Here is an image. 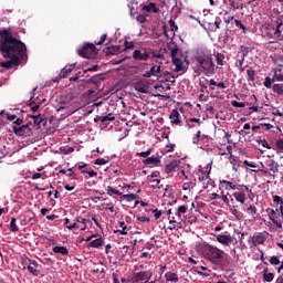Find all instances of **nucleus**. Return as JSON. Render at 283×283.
I'll list each match as a JSON object with an SVG mask.
<instances>
[{
  "mask_svg": "<svg viewBox=\"0 0 283 283\" xmlns=\"http://www.w3.org/2000/svg\"><path fill=\"white\" fill-rule=\"evenodd\" d=\"M168 50L170 51L171 59H178L177 55H178V52H180V49L176 43H170L168 45Z\"/></svg>",
  "mask_w": 283,
  "mask_h": 283,
  "instance_id": "21",
  "label": "nucleus"
},
{
  "mask_svg": "<svg viewBox=\"0 0 283 283\" xmlns=\"http://www.w3.org/2000/svg\"><path fill=\"white\" fill-rule=\"evenodd\" d=\"M106 40H107V34L104 33L102 34L101 40L98 42H95V45H103Z\"/></svg>",
  "mask_w": 283,
  "mask_h": 283,
  "instance_id": "54",
  "label": "nucleus"
},
{
  "mask_svg": "<svg viewBox=\"0 0 283 283\" xmlns=\"http://www.w3.org/2000/svg\"><path fill=\"white\" fill-rule=\"evenodd\" d=\"M165 54H167V49H160L159 51H155L153 56L155 59H165Z\"/></svg>",
  "mask_w": 283,
  "mask_h": 283,
  "instance_id": "34",
  "label": "nucleus"
},
{
  "mask_svg": "<svg viewBox=\"0 0 283 283\" xmlns=\"http://www.w3.org/2000/svg\"><path fill=\"white\" fill-rule=\"evenodd\" d=\"M221 185H226V189H240V187H242V185H235L229 180H221L220 181Z\"/></svg>",
  "mask_w": 283,
  "mask_h": 283,
  "instance_id": "27",
  "label": "nucleus"
},
{
  "mask_svg": "<svg viewBox=\"0 0 283 283\" xmlns=\"http://www.w3.org/2000/svg\"><path fill=\"white\" fill-rule=\"evenodd\" d=\"M203 258L216 266H220L224 262V251L207 243L203 248Z\"/></svg>",
  "mask_w": 283,
  "mask_h": 283,
  "instance_id": "3",
  "label": "nucleus"
},
{
  "mask_svg": "<svg viewBox=\"0 0 283 283\" xmlns=\"http://www.w3.org/2000/svg\"><path fill=\"white\" fill-rule=\"evenodd\" d=\"M244 56H247V53H243L241 59L237 63V67H240L241 72H244V69L242 67V65H244Z\"/></svg>",
  "mask_w": 283,
  "mask_h": 283,
  "instance_id": "43",
  "label": "nucleus"
},
{
  "mask_svg": "<svg viewBox=\"0 0 283 283\" xmlns=\"http://www.w3.org/2000/svg\"><path fill=\"white\" fill-rule=\"evenodd\" d=\"M270 264H274V265L280 264V256H276V255L271 256Z\"/></svg>",
  "mask_w": 283,
  "mask_h": 283,
  "instance_id": "51",
  "label": "nucleus"
},
{
  "mask_svg": "<svg viewBox=\"0 0 283 283\" xmlns=\"http://www.w3.org/2000/svg\"><path fill=\"white\" fill-rule=\"evenodd\" d=\"M30 126H32V123L22 126L14 125L12 126L13 134H15V136H21L22 138H28L32 135V128H30Z\"/></svg>",
  "mask_w": 283,
  "mask_h": 283,
  "instance_id": "6",
  "label": "nucleus"
},
{
  "mask_svg": "<svg viewBox=\"0 0 283 283\" xmlns=\"http://www.w3.org/2000/svg\"><path fill=\"white\" fill-rule=\"evenodd\" d=\"M53 253H60L61 255H69L70 251L63 245H56L53 248Z\"/></svg>",
  "mask_w": 283,
  "mask_h": 283,
  "instance_id": "24",
  "label": "nucleus"
},
{
  "mask_svg": "<svg viewBox=\"0 0 283 283\" xmlns=\"http://www.w3.org/2000/svg\"><path fill=\"white\" fill-rule=\"evenodd\" d=\"M123 200H126L127 202H134L136 198H138V195L129 193V195H120Z\"/></svg>",
  "mask_w": 283,
  "mask_h": 283,
  "instance_id": "33",
  "label": "nucleus"
},
{
  "mask_svg": "<svg viewBox=\"0 0 283 283\" xmlns=\"http://www.w3.org/2000/svg\"><path fill=\"white\" fill-rule=\"evenodd\" d=\"M107 163H109V160H106L105 158H97L95 160V165H107Z\"/></svg>",
  "mask_w": 283,
  "mask_h": 283,
  "instance_id": "55",
  "label": "nucleus"
},
{
  "mask_svg": "<svg viewBox=\"0 0 283 283\" xmlns=\"http://www.w3.org/2000/svg\"><path fill=\"white\" fill-rule=\"evenodd\" d=\"M29 265H28V271L29 273H31V275H34L35 277H39L41 271L39 270V268L41 266L39 264V262L36 261H32V260H29Z\"/></svg>",
  "mask_w": 283,
  "mask_h": 283,
  "instance_id": "10",
  "label": "nucleus"
},
{
  "mask_svg": "<svg viewBox=\"0 0 283 283\" xmlns=\"http://www.w3.org/2000/svg\"><path fill=\"white\" fill-rule=\"evenodd\" d=\"M165 279H166V282H175V283H177L179 281L178 274H176L174 272H167L165 274Z\"/></svg>",
  "mask_w": 283,
  "mask_h": 283,
  "instance_id": "26",
  "label": "nucleus"
},
{
  "mask_svg": "<svg viewBox=\"0 0 283 283\" xmlns=\"http://www.w3.org/2000/svg\"><path fill=\"white\" fill-rule=\"evenodd\" d=\"M82 174H87L90 176V178H96V176H98V172L94 171V170H82Z\"/></svg>",
  "mask_w": 283,
  "mask_h": 283,
  "instance_id": "49",
  "label": "nucleus"
},
{
  "mask_svg": "<svg viewBox=\"0 0 283 283\" xmlns=\"http://www.w3.org/2000/svg\"><path fill=\"white\" fill-rule=\"evenodd\" d=\"M29 107H31L32 112H39V107H41L40 104H35L34 101H32V97L29 99Z\"/></svg>",
  "mask_w": 283,
  "mask_h": 283,
  "instance_id": "39",
  "label": "nucleus"
},
{
  "mask_svg": "<svg viewBox=\"0 0 283 283\" xmlns=\"http://www.w3.org/2000/svg\"><path fill=\"white\" fill-rule=\"evenodd\" d=\"M273 202H274V205L281 206V205H283V199H282V197L275 195V196H273Z\"/></svg>",
  "mask_w": 283,
  "mask_h": 283,
  "instance_id": "48",
  "label": "nucleus"
},
{
  "mask_svg": "<svg viewBox=\"0 0 283 283\" xmlns=\"http://www.w3.org/2000/svg\"><path fill=\"white\" fill-rule=\"evenodd\" d=\"M282 25H283L282 20H277V21H276V29H275V31H274V36H275L276 39H280V38L282 36V30H280V28H282Z\"/></svg>",
  "mask_w": 283,
  "mask_h": 283,
  "instance_id": "31",
  "label": "nucleus"
},
{
  "mask_svg": "<svg viewBox=\"0 0 283 283\" xmlns=\"http://www.w3.org/2000/svg\"><path fill=\"white\" fill-rule=\"evenodd\" d=\"M135 90L140 92V94H147V88L145 86L137 85Z\"/></svg>",
  "mask_w": 283,
  "mask_h": 283,
  "instance_id": "58",
  "label": "nucleus"
},
{
  "mask_svg": "<svg viewBox=\"0 0 283 283\" xmlns=\"http://www.w3.org/2000/svg\"><path fill=\"white\" fill-rule=\"evenodd\" d=\"M153 213H155V220H160V216H163V211L156 208L155 210H153Z\"/></svg>",
  "mask_w": 283,
  "mask_h": 283,
  "instance_id": "57",
  "label": "nucleus"
},
{
  "mask_svg": "<svg viewBox=\"0 0 283 283\" xmlns=\"http://www.w3.org/2000/svg\"><path fill=\"white\" fill-rule=\"evenodd\" d=\"M86 83H92L93 85L96 86L95 87L96 90H101V83H103V78L101 77V75H95L88 78Z\"/></svg>",
  "mask_w": 283,
  "mask_h": 283,
  "instance_id": "17",
  "label": "nucleus"
},
{
  "mask_svg": "<svg viewBox=\"0 0 283 283\" xmlns=\"http://www.w3.org/2000/svg\"><path fill=\"white\" fill-rule=\"evenodd\" d=\"M275 146L280 151H283V139H276Z\"/></svg>",
  "mask_w": 283,
  "mask_h": 283,
  "instance_id": "56",
  "label": "nucleus"
},
{
  "mask_svg": "<svg viewBox=\"0 0 283 283\" xmlns=\"http://www.w3.org/2000/svg\"><path fill=\"white\" fill-rule=\"evenodd\" d=\"M169 224H172V227L168 228L170 231H178V229H182V223L180 221L178 222L175 217L169 220Z\"/></svg>",
  "mask_w": 283,
  "mask_h": 283,
  "instance_id": "22",
  "label": "nucleus"
},
{
  "mask_svg": "<svg viewBox=\"0 0 283 283\" xmlns=\"http://www.w3.org/2000/svg\"><path fill=\"white\" fill-rule=\"evenodd\" d=\"M214 238H217V241L224 247H229V244L233 242V238L231 237V234H216Z\"/></svg>",
  "mask_w": 283,
  "mask_h": 283,
  "instance_id": "12",
  "label": "nucleus"
},
{
  "mask_svg": "<svg viewBox=\"0 0 283 283\" xmlns=\"http://www.w3.org/2000/svg\"><path fill=\"white\" fill-rule=\"evenodd\" d=\"M177 211H179V213H187V206H179Z\"/></svg>",
  "mask_w": 283,
  "mask_h": 283,
  "instance_id": "64",
  "label": "nucleus"
},
{
  "mask_svg": "<svg viewBox=\"0 0 283 283\" xmlns=\"http://www.w3.org/2000/svg\"><path fill=\"white\" fill-rule=\"evenodd\" d=\"M0 52L4 59H10L9 61L1 62V67L4 70H12L21 63V59L27 55L28 49L25 43L21 40L12 36L10 30L4 29L0 32Z\"/></svg>",
  "mask_w": 283,
  "mask_h": 283,
  "instance_id": "1",
  "label": "nucleus"
},
{
  "mask_svg": "<svg viewBox=\"0 0 283 283\" xmlns=\"http://www.w3.org/2000/svg\"><path fill=\"white\" fill-rule=\"evenodd\" d=\"M114 193L115 196H123V192L119 190L114 189L113 187L108 186L107 187V196H112Z\"/></svg>",
  "mask_w": 283,
  "mask_h": 283,
  "instance_id": "40",
  "label": "nucleus"
},
{
  "mask_svg": "<svg viewBox=\"0 0 283 283\" xmlns=\"http://www.w3.org/2000/svg\"><path fill=\"white\" fill-rule=\"evenodd\" d=\"M275 277V274L269 272V268L263 270V280L264 282H271Z\"/></svg>",
  "mask_w": 283,
  "mask_h": 283,
  "instance_id": "28",
  "label": "nucleus"
},
{
  "mask_svg": "<svg viewBox=\"0 0 283 283\" xmlns=\"http://www.w3.org/2000/svg\"><path fill=\"white\" fill-rule=\"evenodd\" d=\"M232 107H245L247 105L244 103H240L235 99L231 101Z\"/></svg>",
  "mask_w": 283,
  "mask_h": 283,
  "instance_id": "52",
  "label": "nucleus"
},
{
  "mask_svg": "<svg viewBox=\"0 0 283 283\" xmlns=\"http://www.w3.org/2000/svg\"><path fill=\"white\" fill-rule=\"evenodd\" d=\"M98 120H101V123H107V120H116V117L109 113L108 115L99 116Z\"/></svg>",
  "mask_w": 283,
  "mask_h": 283,
  "instance_id": "35",
  "label": "nucleus"
},
{
  "mask_svg": "<svg viewBox=\"0 0 283 283\" xmlns=\"http://www.w3.org/2000/svg\"><path fill=\"white\" fill-rule=\"evenodd\" d=\"M210 90H216V87H219V90H227V84L224 82H216V80L211 78L209 82Z\"/></svg>",
  "mask_w": 283,
  "mask_h": 283,
  "instance_id": "19",
  "label": "nucleus"
},
{
  "mask_svg": "<svg viewBox=\"0 0 283 283\" xmlns=\"http://www.w3.org/2000/svg\"><path fill=\"white\" fill-rule=\"evenodd\" d=\"M76 222H80L81 224H87V222H92L90 219H83L81 217H78L76 219Z\"/></svg>",
  "mask_w": 283,
  "mask_h": 283,
  "instance_id": "62",
  "label": "nucleus"
},
{
  "mask_svg": "<svg viewBox=\"0 0 283 283\" xmlns=\"http://www.w3.org/2000/svg\"><path fill=\"white\" fill-rule=\"evenodd\" d=\"M29 117L33 118L34 125H41V123H43V117L41 116V114H39V115H29Z\"/></svg>",
  "mask_w": 283,
  "mask_h": 283,
  "instance_id": "37",
  "label": "nucleus"
},
{
  "mask_svg": "<svg viewBox=\"0 0 283 283\" xmlns=\"http://www.w3.org/2000/svg\"><path fill=\"white\" fill-rule=\"evenodd\" d=\"M80 107L74 102V95H66L60 98V106L57 107V112H65L66 116H72L74 112H78Z\"/></svg>",
  "mask_w": 283,
  "mask_h": 283,
  "instance_id": "4",
  "label": "nucleus"
},
{
  "mask_svg": "<svg viewBox=\"0 0 283 283\" xmlns=\"http://www.w3.org/2000/svg\"><path fill=\"white\" fill-rule=\"evenodd\" d=\"M136 21H138V23H145L147 21V17H145V14H138L136 17Z\"/></svg>",
  "mask_w": 283,
  "mask_h": 283,
  "instance_id": "53",
  "label": "nucleus"
},
{
  "mask_svg": "<svg viewBox=\"0 0 283 283\" xmlns=\"http://www.w3.org/2000/svg\"><path fill=\"white\" fill-rule=\"evenodd\" d=\"M233 197L237 200V202H240L241 205H244V202H247V196L242 191H235L233 193Z\"/></svg>",
  "mask_w": 283,
  "mask_h": 283,
  "instance_id": "23",
  "label": "nucleus"
},
{
  "mask_svg": "<svg viewBox=\"0 0 283 283\" xmlns=\"http://www.w3.org/2000/svg\"><path fill=\"white\" fill-rule=\"evenodd\" d=\"M122 230L119 231L120 235H127V224H125V221H122L119 223Z\"/></svg>",
  "mask_w": 283,
  "mask_h": 283,
  "instance_id": "45",
  "label": "nucleus"
},
{
  "mask_svg": "<svg viewBox=\"0 0 283 283\" xmlns=\"http://www.w3.org/2000/svg\"><path fill=\"white\" fill-rule=\"evenodd\" d=\"M172 65H175V72H185V62L179 57H172Z\"/></svg>",
  "mask_w": 283,
  "mask_h": 283,
  "instance_id": "14",
  "label": "nucleus"
},
{
  "mask_svg": "<svg viewBox=\"0 0 283 283\" xmlns=\"http://www.w3.org/2000/svg\"><path fill=\"white\" fill-rule=\"evenodd\" d=\"M88 247H92L93 249H98L99 247H103V239L98 238L93 240L92 242L88 243Z\"/></svg>",
  "mask_w": 283,
  "mask_h": 283,
  "instance_id": "32",
  "label": "nucleus"
},
{
  "mask_svg": "<svg viewBox=\"0 0 283 283\" xmlns=\"http://www.w3.org/2000/svg\"><path fill=\"white\" fill-rule=\"evenodd\" d=\"M179 167H180V161L172 160L166 165L165 171L166 174H174V171H176V169H178Z\"/></svg>",
  "mask_w": 283,
  "mask_h": 283,
  "instance_id": "13",
  "label": "nucleus"
},
{
  "mask_svg": "<svg viewBox=\"0 0 283 283\" xmlns=\"http://www.w3.org/2000/svg\"><path fill=\"white\" fill-rule=\"evenodd\" d=\"M272 92H274V94H277V96H283V84L282 83L273 84Z\"/></svg>",
  "mask_w": 283,
  "mask_h": 283,
  "instance_id": "25",
  "label": "nucleus"
},
{
  "mask_svg": "<svg viewBox=\"0 0 283 283\" xmlns=\"http://www.w3.org/2000/svg\"><path fill=\"white\" fill-rule=\"evenodd\" d=\"M247 213L252 218H258V216H260V213H258V208L253 205H250V207L247 209Z\"/></svg>",
  "mask_w": 283,
  "mask_h": 283,
  "instance_id": "29",
  "label": "nucleus"
},
{
  "mask_svg": "<svg viewBox=\"0 0 283 283\" xmlns=\"http://www.w3.org/2000/svg\"><path fill=\"white\" fill-rule=\"evenodd\" d=\"M137 156H139L140 158H148V156H151V148L146 151L137 153Z\"/></svg>",
  "mask_w": 283,
  "mask_h": 283,
  "instance_id": "44",
  "label": "nucleus"
},
{
  "mask_svg": "<svg viewBox=\"0 0 283 283\" xmlns=\"http://www.w3.org/2000/svg\"><path fill=\"white\" fill-rule=\"evenodd\" d=\"M270 171H272V174H277V171H280V164H277V161L272 160L269 165H268Z\"/></svg>",
  "mask_w": 283,
  "mask_h": 283,
  "instance_id": "30",
  "label": "nucleus"
},
{
  "mask_svg": "<svg viewBox=\"0 0 283 283\" xmlns=\"http://www.w3.org/2000/svg\"><path fill=\"white\" fill-rule=\"evenodd\" d=\"M264 86L268 87V90L273 88V81L271 80V77H265Z\"/></svg>",
  "mask_w": 283,
  "mask_h": 283,
  "instance_id": "46",
  "label": "nucleus"
},
{
  "mask_svg": "<svg viewBox=\"0 0 283 283\" xmlns=\"http://www.w3.org/2000/svg\"><path fill=\"white\" fill-rule=\"evenodd\" d=\"M78 56L82 59H96V54H98V49L94 43H84L83 46L77 50Z\"/></svg>",
  "mask_w": 283,
  "mask_h": 283,
  "instance_id": "5",
  "label": "nucleus"
},
{
  "mask_svg": "<svg viewBox=\"0 0 283 283\" xmlns=\"http://www.w3.org/2000/svg\"><path fill=\"white\" fill-rule=\"evenodd\" d=\"M101 66H98V64H95L91 67H88L87 70H85L84 72H98Z\"/></svg>",
  "mask_w": 283,
  "mask_h": 283,
  "instance_id": "60",
  "label": "nucleus"
},
{
  "mask_svg": "<svg viewBox=\"0 0 283 283\" xmlns=\"http://www.w3.org/2000/svg\"><path fill=\"white\" fill-rule=\"evenodd\" d=\"M151 275H154L151 271L137 272L133 276V282L138 283L146 280V283H147L149 282V280H151Z\"/></svg>",
  "mask_w": 283,
  "mask_h": 283,
  "instance_id": "8",
  "label": "nucleus"
},
{
  "mask_svg": "<svg viewBox=\"0 0 283 283\" xmlns=\"http://www.w3.org/2000/svg\"><path fill=\"white\" fill-rule=\"evenodd\" d=\"M142 10H144L145 12H154V14H158V12H160V9H158V7H156V3L150 2L149 4H145Z\"/></svg>",
  "mask_w": 283,
  "mask_h": 283,
  "instance_id": "18",
  "label": "nucleus"
},
{
  "mask_svg": "<svg viewBox=\"0 0 283 283\" xmlns=\"http://www.w3.org/2000/svg\"><path fill=\"white\" fill-rule=\"evenodd\" d=\"M161 71H163V69L160 65H154L150 67L149 71H146L144 73V77L151 78V76H155L156 81H160V77L163 76V74H160Z\"/></svg>",
  "mask_w": 283,
  "mask_h": 283,
  "instance_id": "7",
  "label": "nucleus"
},
{
  "mask_svg": "<svg viewBox=\"0 0 283 283\" xmlns=\"http://www.w3.org/2000/svg\"><path fill=\"white\" fill-rule=\"evenodd\" d=\"M125 50H134V42L125 41Z\"/></svg>",
  "mask_w": 283,
  "mask_h": 283,
  "instance_id": "59",
  "label": "nucleus"
},
{
  "mask_svg": "<svg viewBox=\"0 0 283 283\" xmlns=\"http://www.w3.org/2000/svg\"><path fill=\"white\" fill-rule=\"evenodd\" d=\"M133 59H135V61H147L149 59V53L145 49L135 50Z\"/></svg>",
  "mask_w": 283,
  "mask_h": 283,
  "instance_id": "11",
  "label": "nucleus"
},
{
  "mask_svg": "<svg viewBox=\"0 0 283 283\" xmlns=\"http://www.w3.org/2000/svg\"><path fill=\"white\" fill-rule=\"evenodd\" d=\"M168 23H169V25H170L171 32H176V31L178 30V25L176 24V22H175L172 19H170V20L168 21Z\"/></svg>",
  "mask_w": 283,
  "mask_h": 283,
  "instance_id": "47",
  "label": "nucleus"
},
{
  "mask_svg": "<svg viewBox=\"0 0 283 283\" xmlns=\"http://www.w3.org/2000/svg\"><path fill=\"white\" fill-rule=\"evenodd\" d=\"M160 156L158 157H148L146 159L143 160V163L145 165H155L156 167H158V165H160Z\"/></svg>",
  "mask_w": 283,
  "mask_h": 283,
  "instance_id": "20",
  "label": "nucleus"
},
{
  "mask_svg": "<svg viewBox=\"0 0 283 283\" xmlns=\"http://www.w3.org/2000/svg\"><path fill=\"white\" fill-rule=\"evenodd\" d=\"M9 229L12 231V233H17V231H19V227L17 226V218H11Z\"/></svg>",
  "mask_w": 283,
  "mask_h": 283,
  "instance_id": "36",
  "label": "nucleus"
},
{
  "mask_svg": "<svg viewBox=\"0 0 283 283\" xmlns=\"http://www.w3.org/2000/svg\"><path fill=\"white\" fill-rule=\"evenodd\" d=\"M76 67V64H70L64 66L61 72H60V76L62 78H66L67 74H71V72H74V69Z\"/></svg>",
  "mask_w": 283,
  "mask_h": 283,
  "instance_id": "16",
  "label": "nucleus"
},
{
  "mask_svg": "<svg viewBox=\"0 0 283 283\" xmlns=\"http://www.w3.org/2000/svg\"><path fill=\"white\" fill-rule=\"evenodd\" d=\"M137 220L139 222H149L150 219L147 216H142V217H137Z\"/></svg>",
  "mask_w": 283,
  "mask_h": 283,
  "instance_id": "63",
  "label": "nucleus"
},
{
  "mask_svg": "<svg viewBox=\"0 0 283 283\" xmlns=\"http://www.w3.org/2000/svg\"><path fill=\"white\" fill-rule=\"evenodd\" d=\"M66 176H67L69 178H72V180H76V174L74 172V170H73L72 168H69V169H67Z\"/></svg>",
  "mask_w": 283,
  "mask_h": 283,
  "instance_id": "50",
  "label": "nucleus"
},
{
  "mask_svg": "<svg viewBox=\"0 0 283 283\" xmlns=\"http://www.w3.org/2000/svg\"><path fill=\"white\" fill-rule=\"evenodd\" d=\"M108 54H118V52H120V46L119 45H113V46H108Z\"/></svg>",
  "mask_w": 283,
  "mask_h": 283,
  "instance_id": "38",
  "label": "nucleus"
},
{
  "mask_svg": "<svg viewBox=\"0 0 283 283\" xmlns=\"http://www.w3.org/2000/svg\"><path fill=\"white\" fill-rule=\"evenodd\" d=\"M266 213L269 214V220H271V222H273V220H275V210L268 208L266 209Z\"/></svg>",
  "mask_w": 283,
  "mask_h": 283,
  "instance_id": "42",
  "label": "nucleus"
},
{
  "mask_svg": "<svg viewBox=\"0 0 283 283\" xmlns=\"http://www.w3.org/2000/svg\"><path fill=\"white\" fill-rule=\"evenodd\" d=\"M213 56H216L217 65H224V54L216 53V50L211 51V49L201 48L195 56L197 66L206 76H213V74H216Z\"/></svg>",
  "mask_w": 283,
  "mask_h": 283,
  "instance_id": "2",
  "label": "nucleus"
},
{
  "mask_svg": "<svg viewBox=\"0 0 283 283\" xmlns=\"http://www.w3.org/2000/svg\"><path fill=\"white\" fill-rule=\"evenodd\" d=\"M248 81H255V71L253 69L247 70Z\"/></svg>",
  "mask_w": 283,
  "mask_h": 283,
  "instance_id": "41",
  "label": "nucleus"
},
{
  "mask_svg": "<svg viewBox=\"0 0 283 283\" xmlns=\"http://www.w3.org/2000/svg\"><path fill=\"white\" fill-rule=\"evenodd\" d=\"M169 118L172 125H180V113L178 112V109H172L169 115Z\"/></svg>",
  "mask_w": 283,
  "mask_h": 283,
  "instance_id": "15",
  "label": "nucleus"
},
{
  "mask_svg": "<svg viewBox=\"0 0 283 283\" xmlns=\"http://www.w3.org/2000/svg\"><path fill=\"white\" fill-rule=\"evenodd\" d=\"M151 182L153 189H160V187H158V185H160V179H154Z\"/></svg>",
  "mask_w": 283,
  "mask_h": 283,
  "instance_id": "61",
  "label": "nucleus"
},
{
  "mask_svg": "<svg viewBox=\"0 0 283 283\" xmlns=\"http://www.w3.org/2000/svg\"><path fill=\"white\" fill-rule=\"evenodd\" d=\"M266 242V237H264V233L259 232L254 234L253 237H250L249 243L252 244V247H258V244H264Z\"/></svg>",
  "mask_w": 283,
  "mask_h": 283,
  "instance_id": "9",
  "label": "nucleus"
}]
</instances>
